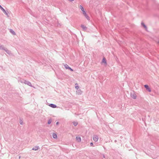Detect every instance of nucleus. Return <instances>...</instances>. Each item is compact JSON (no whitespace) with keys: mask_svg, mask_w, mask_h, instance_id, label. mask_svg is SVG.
<instances>
[{"mask_svg":"<svg viewBox=\"0 0 159 159\" xmlns=\"http://www.w3.org/2000/svg\"><path fill=\"white\" fill-rule=\"evenodd\" d=\"M79 8L82 11V13L85 17L88 20H90V17L87 14L83 7L81 5H80L79 6Z\"/></svg>","mask_w":159,"mask_h":159,"instance_id":"1","label":"nucleus"},{"mask_svg":"<svg viewBox=\"0 0 159 159\" xmlns=\"http://www.w3.org/2000/svg\"><path fill=\"white\" fill-rule=\"evenodd\" d=\"M0 8L3 11V12L7 16H9L8 14L9 12L8 11H6L0 5Z\"/></svg>","mask_w":159,"mask_h":159,"instance_id":"2","label":"nucleus"},{"mask_svg":"<svg viewBox=\"0 0 159 159\" xmlns=\"http://www.w3.org/2000/svg\"><path fill=\"white\" fill-rule=\"evenodd\" d=\"M64 66L66 69H68L71 71H73V70L67 64H65L64 65Z\"/></svg>","mask_w":159,"mask_h":159,"instance_id":"3","label":"nucleus"},{"mask_svg":"<svg viewBox=\"0 0 159 159\" xmlns=\"http://www.w3.org/2000/svg\"><path fill=\"white\" fill-rule=\"evenodd\" d=\"M93 140L95 142H97L98 139V136L96 135H95L93 136Z\"/></svg>","mask_w":159,"mask_h":159,"instance_id":"4","label":"nucleus"},{"mask_svg":"<svg viewBox=\"0 0 159 159\" xmlns=\"http://www.w3.org/2000/svg\"><path fill=\"white\" fill-rule=\"evenodd\" d=\"M145 88L149 92H151V89L147 85H145L144 86Z\"/></svg>","mask_w":159,"mask_h":159,"instance_id":"5","label":"nucleus"},{"mask_svg":"<svg viewBox=\"0 0 159 159\" xmlns=\"http://www.w3.org/2000/svg\"><path fill=\"white\" fill-rule=\"evenodd\" d=\"M131 96L132 98L134 99H135L136 98L137 96L135 94L133 93L131 94Z\"/></svg>","mask_w":159,"mask_h":159,"instance_id":"6","label":"nucleus"},{"mask_svg":"<svg viewBox=\"0 0 159 159\" xmlns=\"http://www.w3.org/2000/svg\"><path fill=\"white\" fill-rule=\"evenodd\" d=\"M25 84H26L30 86L31 87H32V86L31 85V83L28 81H27L26 80V82H25Z\"/></svg>","mask_w":159,"mask_h":159,"instance_id":"7","label":"nucleus"},{"mask_svg":"<svg viewBox=\"0 0 159 159\" xmlns=\"http://www.w3.org/2000/svg\"><path fill=\"white\" fill-rule=\"evenodd\" d=\"M76 140L78 142H80L81 141V139L80 137L78 136H77L76 138Z\"/></svg>","mask_w":159,"mask_h":159,"instance_id":"8","label":"nucleus"},{"mask_svg":"<svg viewBox=\"0 0 159 159\" xmlns=\"http://www.w3.org/2000/svg\"><path fill=\"white\" fill-rule=\"evenodd\" d=\"M49 105L50 107L53 108H55L57 107V106L56 105L53 104H50Z\"/></svg>","mask_w":159,"mask_h":159,"instance_id":"9","label":"nucleus"},{"mask_svg":"<svg viewBox=\"0 0 159 159\" xmlns=\"http://www.w3.org/2000/svg\"><path fill=\"white\" fill-rule=\"evenodd\" d=\"M18 81L21 83H23L25 84V82H26V80H25L23 79H20V80H19Z\"/></svg>","mask_w":159,"mask_h":159,"instance_id":"10","label":"nucleus"},{"mask_svg":"<svg viewBox=\"0 0 159 159\" xmlns=\"http://www.w3.org/2000/svg\"><path fill=\"white\" fill-rule=\"evenodd\" d=\"M39 148V146H35L34 147L32 150H33L36 151L38 150Z\"/></svg>","mask_w":159,"mask_h":159,"instance_id":"11","label":"nucleus"},{"mask_svg":"<svg viewBox=\"0 0 159 159\" xmlns=\"http://www.w3.org/2000/svg\"><path fill=\"white\" fill-rule=\"evenodd\" d=\"M4 50H5V52L8 54H10L11 53V52L9 50H8L7 48H5L4 49Z\"/></svg>","mask_w":159,"mask_h":159,"instance_id":"12","label":"nucleus"},{"mask_svg":"<svg viewBox=\"0 0 159 159\" xmlns=\"http://www.w3.org/2000/svg\"><path fill=\"white\" fill-rule=\"evenodd\" d=\"M5 48V47L3 45L0 44V49L4 50Z\"/></svg>","mask_w":159,"mask_h":159,"instance_id":"13","label":"nucleus"},{"mask_svg":"<svg viewBox=\"0 0 159 159\" xmlns=\"http://www.w3.org/2000/svg\"><path fill=\"white\" fill-rule=\"evenodd\" d=\"M52 136L54 139H56L57 138V134L55 133L53 134Z\"/></svg>","mask_w":159,"mask_h":159,"instance_id":"14","label":"nucleus"},{"mask_svg":"<svg viewBox=\"0 0 159 159\" xmlns=\"http://www.w3.org/2000/svg\"><path fill=\"white\" fill-rule=\"evenodd\" d=\"M10 32L13 35H15L16 34V33H15V32L12 30L10 29Z\"/></svg>","mask_w":159,"mask_h":159,"instance_id":"15","label":"nucleus"},{"mask_svg":"<svg viewBox=\"0 0 159 159\" xmlns=\"http://www.w3.org/2000/svg\"><path fill=\"white\" fill-rule=\"evenodd\" d=\"M20 125H22L24 124V123L23 121V120L21 119H20Z\"/></svg>","mask_w":159,"mask_h":159,"instance_id":"16","label":"nucleus"},{"mask_svg":"<svg viewBox=\"0 0 159 159\" xmlns=\"http://www.w3.org/2000/svg\"><path fill=\"white\" fill-rule=\"evenodd\" d=\"M81 27L84 30H85L86 29V27L84 25H81Z\"/></svg>","mask_w":159,"mask_h":159,"instance_id":"17","label":"nucleus"},{"mask_svg":"<svg viewBox=\"0 0 159 159\" xmlns=\"http://www.w3.org/2000/svg\"><path fill=\"white\" fill-rule=\"evenodd\" d=\"M102 62L103 63H106V60L105 58H103L102 60Z\"/></svg>","mask_w":159,"mask_h":159,"instance_id":"18","label":"nucleus"},{"mask_svg":"<svg viewBox=\"0 0 159 159\" xmlns=\"http://www.w3.org/2000/svg\"><path fill=\"white\" fill-rule=\"evenodd\" d=\"M141 25H142L146 29L147 28L146 26L144 24V23L143 22L141 23Z\"/></svg>","mask_w":159,"mask_h":159,"instance_id":"19","label":"nucleus"},{"mask_svg":"<svg viewBox=\"0 0 159 159\" xmlns=\"http://www.w3.org/2000/svg\"><path fill=\"white\" fill-rule=\"evenodd\" d=\"M75 85H76L75 87V88L76 89H78L79 88V86H78V84H75Z\"/></svg>","mask_w":159,"mask_h":159,"instance_id":"20","label":"nucleus"},{"mask_svg":"<svg viewBox=\"0 0 159 159\" xmlns=\"http://www.w3.org/2000/svg\"><path fill=\"white\" fill-rule=\"evenodd\" d=\"M52 122V120L51 119H50L48 120V124H51V123Z\"/></svg>","mask_w":159,"mask_h":159,"instance_id":"21","label":"nucleus"},{"mask_svg":"<svg viewBox=\"0 0 159 159\" xmlns=\"http://www.w3.org/2000/svg\"><path fill=\"white\" fill-rule=\"evenodd\" d=\"M73 123H74V125L75 126H76L78 124V123L77 122H74Z\"/></svg>","mask_w":159,"mask_h":159,"instance_id":"22","label":"nucleus"},{"mask_svg":"<svg viewBox=\"0 0 159 159\" xmlns=\"http://www.w3.org/2000/svg\"><path fill=\"white\" fill-rule=\"evenodd\" d=\"M90 146H93V143H90Z\"/></svg>","mask_w":159,"mask_h":159,"instance_id":"23","label":"nucleus"},{"mask_svg":"<svg viewBox=\"0 0 159 159\" xmlns=\"http://www.w3.org/2000/svg\"><path fill=\"white\" fill-rule=\"evenodd\" d=\"M58 124H59V122H57L56 123V125H58Z\"/></svg>","mask_w":159,"mask_h":159,"instance_id":"24","label":"nucleus"},{"mask_svg":"<svg viewBox=\"0 0 159 159\" xmlns=\"http://www.w3.org/2000/svg\"><path fill=\"white\" fill-rule=\"evenodd\" d=\"M72 2V1H73L74 0H68Z\"/></svg>","mask_w":159,"mask_h":159,"instance_id":"25","label":"nucleus"},{"mask_svg":"<svg viewBox=\"0 0 159 159\" xmlns=\"http://www.w3.org/2000/svg\"><path fill=\"white\" fill-rule=\"evenodd\" d=\"M103 157L104 158H105V156L104 155H103Z\"/></svg>","mask_w":159,"mask_h":159,"instance_id":"26","label":"nucleus"}]
</instances>
